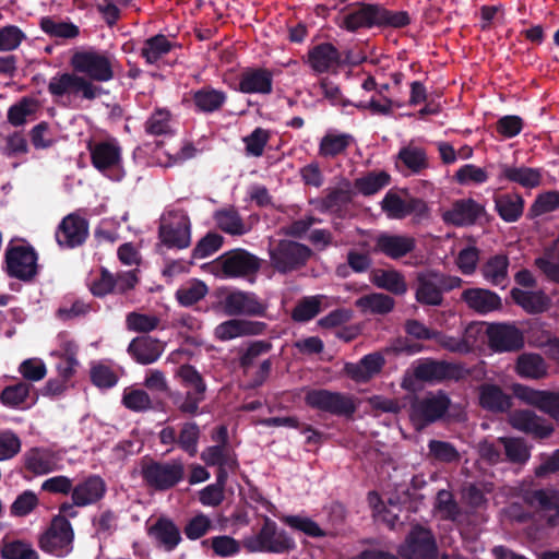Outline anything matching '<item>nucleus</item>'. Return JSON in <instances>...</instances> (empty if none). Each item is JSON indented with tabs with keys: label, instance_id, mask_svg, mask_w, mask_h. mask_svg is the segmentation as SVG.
I'll return each instance as SVG.
<instances>
[{
	"label": "nucleus",
	"instance_id": "45",
	"mask_svg": "<svg viewBox=\"0 0 559 559\" xmlns=\"http://www.w3.org/2000/svg\"><path fill=\"white\" fill-rule=\"evenodd\" d=\"M535 264L548 278L559 282V238Z\"/></svg>",
	"mask_w": 559,
	"mask_h": 559
},
{
	"label": "nucleus",
	"instance_id": "33",
	"mask_svg": "<svg viewBox=\"0 0 559 559\" xmlns=\"http://www.w3.org/2000/svg\"><path fill=\"white\" fill-rule=\"evenodd\" d=\"M462 298L469 308L479 313H487L501 307L500 297L497 294L483 288L466 289L463 293Z\"/></svg>",
	"mask_w": 559,
	"mask_h": 559
},
{
	"label": "nucleus",
	"instance_id": "2",
	"mask_svg": "<svg viewBox=\"0 0 559 559\" xmlns=\"http://www.w3.org/2000/svg\"><path fill=\"white\" fill-rule=\"evenodd\" d=\"M75 512L69 503L60 507L44 532L38 537V546L51 556L63 558L73 550L74 531L67 516H74Z\"/></svg>",
	"mask_w": 559,
	"mask_h": 559
},
{
	"label": "nucleus",
	"instance_id": "25",
	"mask_svg": "<svg viewBox=\"0 0 559 559\" xmlns=\"http://www.w3.org/2000/svg\"><path fill=\"white\" fill-rule=\"evenodd\" d=\"M105 492V481L98 476H91L72 489V500L75 506L85 507L100 500Z\"/></svg>",
	"mask_w": 559,
	"mask_h": 559
},
{
	"label": "nucleus",
	"instance_id": "6",
	"mask_svg": "<svg viewBox=\"0 0 559 559\" xmlns=\"http://www.w3.org/2000/svg\"><path fill=\"white\" fill-rule=\"evenodd\" d=\"M209 269L219 277H239L254 273L259 269V261L247 251L236 249L213 261Z\"/></svg>",
	"mask_w": 559,
	"mask_h": 559
},
{
	"label": "nucleus",
	"instance_id": "57",
	"mask_svg": "<svg viewBox=\"0 0 559 559\" xmlns=\"http://www.w3.org/2000/svg\"><path fill=\"white\" fill-rule=\"evenodd\" d=\"M349 143V136L345 134L328 133L320 143L322 156H335L342 153Z\"/></svg>",
	"mask_w": 559,
	"mask_h": 559
},
{
	"label": "nucleus",
	"instance_id": "26",
	"mask_svg": "<svg viewBox=\"0 0 559 559\" xmlns=\"http://www.w3.org/2000/svg\"><path fill=\"white\" fill-rule=\"evenodd\" d=\"M272 74L265 69H247L239 80V91L247 94H269L272 91Z\"/></svg>",
	"mask_w": 559,
	"mask_h": 559
},
{
	"label": "nucleus",
	"instance_id": "10",
	"mask_svg": "<svg viewBox=\"0 0 559 559\" xmlns=\"http://www.w3.org/2000/svg\"><path fill=\"white\" fill-rule=\"evenodd\" d=\"M145 481L156 489L175 486L183 477V465L179 461L168 463L147 462L142 466Z\"/></svg>",
	"mask_w": 559,
	"mask_h": 559
},
{
	"label": "nucleus",
	"instance_id": "50",
	"mask_svg": "<svg viewBox=\"0 0 559 559\" xmlns=\"http://www.w3.org/2000/svg\"><path fill=\"white\" fill-rule=\"evenodd\" d=\"M217 226L227 234L242 235L247 228L234 210H222L215 214Z\"/></svg>",
	"mask_w": 559,
	"mask_h": 559
},
{
	"label": "nucleus",
	"instance_id": "62",
	"mask_svg": "<svg viewBox=\"0 0 559 559\" xmlns=\"http://www.w3.org/2000/svg\"><path fill=\"white\" fill-rule=\"evenodd\" d=\"M91 379L99 388H110L117 383L118 376L109 366L99 362L92 366Z\"/></svg>",
	"mask_w": 559,
	"mask_h": 559
},
{
	"label": "nucleus",
	"instance_id": "42",
	"mask_svg": "<svg viewBox=\"0 0 559 559\" xmlns=\"http://www.w3.org/2000/svg\"><path fill=\"white\" fill-rule=\"evenodd\" d=\"M337 61L338 53L330 44L317 46L309 53V62L317 72L332 69Z\"/></svg>",
	"mask_w": 559,
	"mask_h": 559
},
{
	"label": "nucleus",
	"instance_id": "39",
	"mask_svg": "<svg viewBox=\"0 0 559 559\" xmlns=\"http://www.w3.org/2000/svg\"><path fill=\"white\" fill-rule=\"evenodd\" d=\"M371 282L379 288L396 295H402L407 290L403 275L395 270H376L371 273Z\"/></svg>",
	"mask_w": 559,
	"mask_h": 559
},
{
	"label": "nucleus",
	"instance_id": "63",
	"mask_svg": "<svg viewBox=\"0 0 559 559\" xmlns=\"http://www.w3.org/2000/svg\"><path fill=\"white\" fill-rule=\"evenodd\" d=\"M170 49V44L165 36H156L148 39L143 48V56L147 62L153 63Z\"/></svg>",
	"mask_w": 559,
	"mask_h": 559
},
{
	"label": "nucleus",
	"instance_id": "44",
	"mask_svg": "<svg viewBox=\"0 0 559 559\" xmlns=\"http://www.w3.org/2000/svg\"><path fill=\"white\" fill-rule=\"evenodd\" d=\"M0 551L3 559H38L36 550L24 540L4 538Z\"/></svg>",
	"mask_w": 559,
	"mask_h": 559
},
{
	"label": "nucleus",
	"instance_id": "48",
	"mask_svg": "<svg viewBox=\"0 0 559 559\" xmlns=\"http://www.w3.org/2000/svg\"><path fill=\"white\" fill-rule=\"evenodd\" d=\"M226 478V472L221 471L217 476V483L206 486L199 492V500L203 506L217 507L223 502Z\"/></svg>",
	"mask_w": 559,
	"mask_h": 559
},
{
	"label": "nucleus",
	"instance_id": "20",
	"mask_svg": "<svg viewBox=\"0 0 559 559\" xmlns=\"http://www.w3.org/2000/svg\"><path fill=\"white\" fill-rule=\"evenodd\" d=\"M147 535L157 547L166 551L174 550L181 542L179 528L167 518H159L150 524Z\"/></svg>",
	"mask_w": 559,
	"mask_h": 559
},
{
	"label": "nucleus",
	"instance_id": "41",
	"mask_svg": "<svg viewBox=\"0 0 559 559\" xmlns=\"http://www.w3.org/2000/svg\"><path fill=\"white\" fill-rule=\"evenodd\" d=\"M508 266L509 260L506 255H495L483 265L481 273L490 284L504 286L508 282Z\"/></svg>",
	"mask_w": 559,
	"mask_h": 559
},
{
	"label": "nucleus",
	"instance_id": "3",
	"mask_svg": "<svg viewBox=\"0 0 559 559\" xmlns=\"http://www.w3.org/2000/svg\"><path fill=\"white\" fill-rule=\"evenodd\" d=\"M70 66L75 73L94 83L110 81L115 76L118 62L107 51L87 48L74 51Z\"/></svg>",
	"mask_w": 559,
	"mask_h": 559
},
{
	"label": "nucleus",
	"instance_id": "40",
	"mask_svg": "<svg viewBox=\"0 0 559 559\" xmlns=\"http://www.w3.org/2000/svg\"><path fill=\"white\" fill-rule=\"evenodd\" d=\"M516 373L522 378L539 379L546 376L547 366L537 354H523L518 358Z\"/></svg>",
	"mask_w": 559,
	"mask_h": 559
},
{
	"label": "nucleus",
	"instance_id": "16",
	"mask_svg": "<svg viewBox=\"0 0 559 559\" xmlns=\"http://www.w3.org/2000/svg\"><path fill=\"white\" fill-rule=\"evenodd\" d=\"M400 554L406 559H436V544L431 533L423 527H414Z\"/></svg>",
	"mask_w": 559,
	"mask_h": 559
},
{
	"label": "nucleus",
	"instance_id": "35",
	"mask_svg": "<svg viewBox=\"0 0 559 559\" xmlns=\"http://www.w3.org/2000/svg\"><path fill=\"white\" fill-rule=\"evenodd\" d=\"M32 385L25 381L5 386L0 393V402L10 408H27L31 400Z\"/></svg>",
	"mask_w": 559,
	"mask_h": 559
},
{
	"label": "nucleus",
	"instance_id": "53",
	"mask_svg": "<svg viewBox=\"0 0 559 559\" xmlns=\"http://www.w3.org/2000/svg\"><path fill=\"white\" fill-rule=\"evenodd\" d=\"M226 96L223 92L203 88L194 94V103L200 110L213 111L218 109L225 102Z\"/></svg>",
	"mask_w": 559,
	"mask_h": 559
},
{
	"label": "nucleus",
	"instance_id": "61",
	"mask_svg": "<svg viewBox=\"0 0 559 559\" xmlns=\"http://www.w3.org/2000/svg\"><path fill=\"white\" fill-rule=\"evenodd\" d=\"M222 246L223 237L215 233H209L194 247L193 257L195 259L207 258L219 250Z\"/></svg>",
	"mask_w": 559,
	"mask_h": 559
},
{
	"label": "nucleus",
	"instance_id": "12",
	"mask_svg": "<svg viewBox=\"0 0 559 559\" xmlns=\"http://www.w3.org/2000/svg\"><path fill=\"white\" fill-rule=\"evenodd\" d=\"M270 252L272 264L281 272L304 264L310 257V250L307 247L290 240H284L277 245L272 243Z\"/></svg>",
	"mask_w": 559,
	"mask_h": 559
},
{
	"label": "nucleus",
	"instance_id": "30",
	"mask_svg": "<svg viewBox=\"0 0 559 559\" xmlns=\"http://www.w3.org/2000/svg\"><path fill=\"white\" fill-rule=\"evenodd\" d=\"M262 329V323L234 319L217 325L215 336L221 341H229L245 335L259 334Z\"/></svg>",
	"mask_w": 559,
	"mask_h": 559
},
{
	"label": "nucleus",
	"instance_id": "60",
	"mask_svg": "<svg viewBox=\"0 0 559 559\" xmlns=\"http://www.w3.org/2000/svg\"><path fill=\"white\" fill-rule=\"evenodd\" d=\"M203 545H211L213 551L219 557H230L240 550L239 543L229 536H216L204 540Z\"/></svg>",
	"mask_w": 559,
	"mask_h": 559
},
{
	"label": "nucleus",
	"instance_id": "11",
	"mask_svg": "<svg viewBox=\"0 0 559 559\" xmlns=\"http://www.w3.org/2000/svg\"><path fill=\"white\" fill-rule=\"evenodd\" d=\"M175 377L188 390L185 401L180 405V409L185 413H194L200 402L204 399L205 383L200 373L189 365H182L178 368Z\"/></svg>",
	"mask_w": 559,
	"mask_h": 559
},
{
	"label": "nucleus",
	"instance_id": "31",
	"mask_svg": "<svg viewBox=\"0 0 559 559\" xmlns=\"http://www.w3.org/2000/svg\"><path fill=\"white\" fill-rule=\"evenodd\" d=\"M442 275L423 274L418 278L416 298L423 304L439 305L442 300Z\"/></svg>",
	"mask_w": 559,
	"mask_h": 559
},
{
	"label": "nucleus",
	"instance_id": "18",
	"mask_svg": "<svg viewBox=\"0 0 559 559\" xmlns=\"http://www.w3.org/2000/svg\"><path fill=\"white\" fill-rule=\"evenodd\" d=\"M87 235V222L78 214H69L59 224L56 240L61 247L74 248L83 243Z\"/></svg>",
	"mask_w": 559,
	"mask_h": 559
},
{
	"label": "nucleus",
	"instance_id": "21",
	"mask_svg": "<svg viewBox=\"0 0 559 559\" xmlns=\"http://www.w3.org/2000/svg\"><path fill=\"white\" fill-rule=\"evenodd\" d=\"M61 456L49 449L35 448L24 454V466L35 475H44L60 468Z\"/></svg>",
	"mask_w": 559,
	"mask_h": 559
},
{
	"label": "nucleus",
	"instance_id": "55",
	"mask_svg": "<svg viewBox=\"0 0 559 559\" xmlns=\"http://www.w3.org/2000/svg\"><path fill=\"white\" fill-rule=\"evenodd\" d=\"M39 504L37 495L31 490L20 493L10 507V513L13 516H26L32 513Z\"/></svg>",
	"mask_w": 559,
	"mask_h": 559
},
{
	"label": "nucleus",
	"instance_id": "34",
	"mask_svg": "<svg viewBox=\"0 0 559 559\" xmlns=\"http://www.w3.org/2000/svg\"><path fill=\"white\" fill-rule=\"evenodd\" d=\"M479 404L492 412H504L511 407V396L500 386L485 383L479 386Z\"/></svg>",
	"mask_w": 559,
	"mask_h": 559
},
{
	"label": "nucleus",
	"instance_id": "46",
	"mask_svg": "<svg viewBox=\"0 0 559 559\" xmlns=\"http://www.w3.org/2000/svg\"><path fill=\"white\" fill-rule=\"evenodd\" d=\"M399 160L413 173H418L428 166L425 151L413 144L400 151Z\"/></svg>",
	"mask_w": 559,
	"mask_h": 559
},
{
	"label": "nucleus",
	"instance_id": "23",
	"mask_svg": "<svg viewBox=\"0 0 559 559\" xmlns=\"http://www.w3.org/2000/svg\"><path fill=\"white\" fill-rule=\"evenodd\" d=\"M224 310L229 316L261 314L264 310L263 305L253 294L243 292H233L228 294L223 301Z\"/></svg>",
	"mask_w": 559,
	"mask_h": 559
},
{
	"label": "nucleus",
	"instance_id": "56",
	"mask_svg": "<svg viewBox=\"0 0 559 559\" xmlns=\"http://www.w3.org/2000/svg\"><path fill=\"white\" fill-rule=\"evenodd\" d=\"M326 298L324 296H314L299 302L293 312L296 321H308L317 316Z\"/></svg>",
	"mask_w": 559,
	"mask_h": 559
},
{
	"label": "nucleus",
	"instance_id": "1",
	"mask_svg": "<svg viewBox=\"0 0 559 559\" xmlns=\"http://www.w3.org/2000/svg\"><path fill=\"white\" fill-rule=\"evenodd\" d=\"M408 22L409 17L405 12L389 11L371 4L349 7L338 17V25L350 32L382 25L402 27Z\"/></svg>",
	"mask_w": 559,
	"mask_h": 559
},
{
	"label": "nucleus",
	"instance_id": "32",
	"mask_svg": "<svg viewBox=\"0 0 559 559\" xmlns=\"http://www.w3.org/2000/svg\"><path fill=\"white\" fill-rule=\"evenodd\" d=\"M129 352L138 362L148 365L160 357L164 352V345L157 340L143 336L130 343Z\"/></svg>",
	"mask_w": 559,
	"mask_h": 559
},
{
	"label": "nucleus",
	"instance_id": "38",
	"mask_svg": "<svg viewBox=\"0 0 559 559\" xmlns=\"http://www.w3.org/2000/svg\"><path fill=\"white\" fill-rule=\"evenodd\" d=\"M496 210L506 222H515L523 213V199L515 193H504L495 197Z\"/></svg>",
	"mask_w": 559,
	"mask_h": 559
},
{
	"label": "nucleus",
	"instance_id": "24",
	"mask_svg": "<svg viewBox=\"0 0 559 559\" xmlns=\"http://www.w3.org/2000/svg\"><path fill=\"white\" fill-rule=\"evenodd\" d=\"M449 406V400L443 394L430 395L414 406L412 419L417 425L436 420L441 417Z\"/></svg>",
	"mask_w": 559,
	"mask_h": 559
},
{
	"label": "nucleus",
	"instance_id": "36",
	"mask_svg": "<svg viewBox=\"0 0 559 559\" xmlns=\"http://www.w3.org/2000/svg\"><path fill=\"white\" fill-rule=\"evenodd\" d=\"M510 424L515 429L544 438L551 432V428L528 411L514 412L510 416Z\"/></svg>",
	"mask_w": 559,
	"mask_h": 559
},
{
	"label": "nucleus",
	"instance_id": "47",
	"mask_svg": "<svg viewBox=\"0 0 559 559\" xmlns=\"http://www.w3.org/2000/svg\"><path fill=\"white\" fill-rule=\"evenodd\" d=\"M394 301L383 294H371L356 301V306L364 312L386 313L392 310Z\"/></svg>",
	"mask_w": 559,
	"mask_h": 559
},
{
	"label": "nucleus",
	"instance_id": "49",
	"mask_svg": "<svg viewBox=\"0 0 559 559\" xmlns=\"http://www.w3.org/2000/svg\"><path fill=\"white\" fill-rule=\"evenodd\" d=\"M207 294L206 285L198 280H192L182 285L176 293L178 301L183 306H191L201 300Z\"/></svg>",
	"mask_w": 559,
	"mask_h": 559
},
{
	"label": "nucleus",
	"instance_id": "13",
	"mask_svg": "<svg viewBox=\"0 0 559 559\" xmlns=\"http://www.w3.org/2000/svg\"><path fill=\"white\" fill-rule=\"evenodd\" d=\"M247 546L252 551L280 554L294 548L295 544L284 532H277L274 523L266 521L260 533L248 539Z\"/></svg>",
	"mask_w": 559,
	"mask_h": 559
},
{
	"label": "nucleus",
	"instance_id": "52",
	"mask_svg": "<svg viewBox=\"0 0 559 559\" xmlns=\"http://www.w3.org/2000/svg\"><path fill=\"white\" fill-rule=\"evenodd\" d=\"M17 371L24 380L29 382H39L47 374V366L43 359L33 357L23 360L20 364Z\"/></svg>",
	"mask_w": 559,
	"mask_h": 559
},
{
	"label": "nucleus",
	"instance_id": "54",
	"mask_svg": "<svg viewBox=\"0 0 559 559\" xmlns=\"http://www.w3.org/2000/svg\"><path fill=\"white\" fill-rule=\"evenodd\" d=\"M454 177L460 185H481L488 180L489 175L485 168L466 164L457 169Z\"/></svg>",
	"mask_w": 559,
	"mask_h": 559
},
{
	"label": "nucleus",
	"instance_id": "22",
	"mask_svg": "<svg viewBox=\"0 0 559 559\" xmlns=\"http://www.w3.org/2000/svg\"><path fill=\"white\" fill-rule=\"evenodd\" d=\"M58 342V348L52 350L50 355L59 359L56 365L57 374L71 381L79 366L76 359L78 346L66 336H59Z\"/></svg>",
	"mask_w": 559,
	"mask_h": 559
},
{
	"label": "nucleus",
	"instance_id": "15",
	"mask_svg": "<svg viewBox=\"0 0 559 559\" xmlns=\"http://www.w3.org/2000/svg\"><path fill=\"white\" fill-rule=\"evenodd\" d=\"M306 403L313 408L337 415H348L355 409L350 397L325 390L309 391L306 395Z\"/></svg>",
	"mask_w": 559,
	"mask_h": 559
},
{
	"label": "nucleus",
	"instance_id": "28",
	"mask_svg": "<svg viewBox=\"0 0 559 559\" xmlns=\"http://www.w3.org/2000/svg\"><path fill=\"white\" fill-rule=\"evenodd\" d=\"M499 178L515 182L526 189H534L542 182V173L537 168L526 166L501 165Z\"/></svg>",
	"mask_w": 559,
	"mask_h": 559
},
{
	"label": "nucleus",
	"instance_id": "19",
	"mask_svg": "<svg viewBox=\"0 0 559 559\" xmlns=\"http://www.w3.org/2000/svg\"><path fill=\"white\" fill-rule=\"evenodd\" d=\"M483 205L473 199H461L441 210L444 223L454 226L472 225L484 213Z\"/></svg>",
	"mask_w": 559,
	"mask_h": 559
},
{
	"label": "nucleus",
	"instance_id": "9",
	"mask_svg": "<svg viewBox=\"0 0 559 559\" xmlns=\"http://www.w3.org/2000/svg\"><path fill=\"white\" fill-rule=\"evenodd\" d=\"M5 263L9 275L22 281H29L37 273V254L27 245L9 246Z\"/></svg>",
	"mask_w": 559,
	"mask_h": 559
},
{
	"label": "nucleus",
	"instance_id": "51",
	"mask_svg": "<svg viewBox=\"0 0 559 559\" xmlns=\"http://www.w3.org/2000/svg\"><path fill=\"white\" fill-rule=\"evenodd\" d=\"M38 108L39 104L36 99L23 98L9 109L8 119L12 124L21 126L28 117L33 116Z\"/></svg>",
	"mask_w": 559,
	"mask_h": 559
},
{
	"label": "nucleus",
	"instance_id": "37",
	"mask_svg": "<svg viewBox=\"0 0 559 559\" xmlns=\"http://www.w3.org/2000/svg\"><path fill=\"white\" fill-rule=\"evenodd\" d=\"M511 296L515 304L530 313L543 312L547 310L550 305L549 298L542 292H526L520 288H513Z\"/></svg>",
	"mask_w": 559,
	"mask_h": 559
},
{
	"label": "nucleus",
	"instance_id": "59",
	"mask_svg": "<svg viewBox=\"0 0 559 559\" xmlns=\"http://www.w3.org/2000/svg\"><path fill=\"white\" fill-rule=\"evenodd\" d=\"M123 404L132 411L141 412L151 407V399L148 394L135 388H127L123 392Z\"/></svg>",
	"mask_w": 559,
	"mask_h": 559
},
{
	"label": "nucleus",
	"instance_id": "58",
	"mask_svg": "<svg viewBox=\"0 0 559 559\" xmlns=\"http://www.w3.org/2000/svg\"><path fill=\"white\" fill-rule=\"evenodd\" d=\"M413 374L418 380H438L445 376V366L436 361H421L414 366Z\"/></svg>",
	"mask_w": 559,
	"mask_h": 559
},
{
	"label": "nucleus",
	"instance_id": "7",
	"mask_svg": "<svg viewBox=\"0 0 559 559\" xmlns=\"http://www.w3.org/2000/svg\"><path fill=\"white\" fill-rule=\"evenodd\" d=\"M93 166L119 180L123 176L121 167V147L115 139L103 140L88 145Z\"/></svg>",
	"mask_w": 559,
	"mask_h": 559
},
{
	"label": "nucleus",
	"instance_id": "17",
	"mask_svg": "<svg viewBox=\"0 0 559 559\" xmlns=\"http://www.w3.org/2000/svg\"><path fill=\"white\" fill-rule=\"evenodd\" d=\"M513 395L520 401L538 407L549 413L552 417L559 419V392L551 393L547 391L534 390L530 386L516 383L512 385Z\"/></svg>",
	"mask_w": 559,
	"mask_h": 559
},
{
	"label": "nucleus",
	"instance_id": "5",
	"mask_svg": "<svg viewBox=\"0 0 559 559\" xmlns=\"http://www.w3.org/2000/svg\"><path fill=\"white\" fill-rule=\"evenodd\" d=\"M159 238L169 248L183 249L191 243V223L183 211H168L162 216Z\"/></svg>",
	"mask_w": 559,
	"mask_h": 559
},
{
	"label": "nucleus",
	"instance_id": "4",
	"mask_svg": "<svg viewBox=\"0 0 559 559\" xmlns=\"http://www.w3.org/2000/svg\"><path fill=\"white\" fill-rule=\"evenodd\" d=\"M486 334L490 346L498 352H511L521 348L524 344L522 332L514 324L477 323L469 325L466 335Z\"/></svg>",
	"mask_w": 559,
	"mask_h": 559
},
{
	"label": "nucleus",
	"instance_id": "29",
	"mask_svg": "<svg viewBox=\"0 0 559 559\" xmlns=\"http://www.w3.org/2000/svg\"><path fill=\"white\" fill-rule=\"evenodd\" d=\"M384 365V358L380 353L365 356L359 364H347L345 372L357 382H365L380 372Z\"/></svg>",
	"mask_w": 559,
	"mask_h": 559
},
{
	"label": "nucleus",
	"instance_id": "64",
	"mask_svg": "<svg viewBox=\"0 0 559 559\" xmlns=\"http://www.w3.org/2000/svg\"><path fill=\"white\" fill-rule=\"evenodd\" d=\"M528 501L532 506L559 512V491L557 490H536L528 497Z\"/></svg>",
	"mask_w": 559,
	"mask_h": 559
},
{
	"label": "nucleus",
	"instance_id": "14",
	"mask_svg": "<svg viewBox=\"0 0 559 559\" xmlns=\"http://www.w3.org/2000/svg\"><path fill=\"white\" fill-rule=\"evenodd\" d=\"M381 207L389 218L401 219L409 214L425 216L428 212L427 204L419 199L405 197L396 191H389L381 202Z\"/></svg>",
	"mask_w": 559,
	"mask_h": 559
},
{
	"label": "nucleus",
	"instance_id": "8",
	"mask_svg": "<svg viewBox=\"0 0 559 559\" xmlns=\"http://www.w3.org/2000/svg\"><path fill=\"white\" fill-rule=\"evenodd\" d=\"M48 91L53 97L81 95L85 99H94L102 94L103 88L73 71L52 76L48 83Z\"/></svg>",
	"mask_w": 559,
	"mask_h": 559
},
{
	"label": "nucleus",
	"instance_id": "43",
	"mask_svg": "<svg viewBox=\"0 0 559 559\" xmlns=\"http://www.w3.org/2000/svg\"><path fill=\"white\" fill-rule=\"evenodd\" d=\"M390 182V176L385 171L368 173L355 181V190L364 195L374 194Z\"/></svg>",
	"mask_w": 559,
	"mask_h": 559
},
{
	"label": "nucleus",
	"instance_id": "27",
	"mask_svg": "<svg viewBox=\"0 0 559 559\" xmlns=\"http://www.w3.org/2000/svg\"><path fill=\"white\" fill-rule=\"evenodd\" d=\"M414 247V238L403 235L381 234L376 240V250L392 259L406 255Z\"/></svg>",
	"mask_w": 559,
	"mask_h": 559
}]
</instances>
